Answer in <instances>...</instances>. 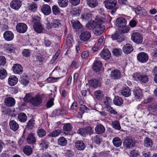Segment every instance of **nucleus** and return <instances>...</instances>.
<instances>
[{"label": "nucleus", "mask_w": 157, "mask_h": 157, "mask_svg": "<svg viewBox=\"0 0 157 157\" xmlns=\"http://www.w3.org/2000/svg\"><path fill=\"white\" fill-rule=\"evenodd\" d=\"M97 21L95 26L94 28L93 31L95 35L98 36L101 35L105 29V26L103 24L106 21L105 19L103 17H97Z\"/></svg>", "instance_id": "1"}, {"label": "nucleus", "mask_w": 157, "mask_h": 157, "mask_svg": "<svg viewBox=\"0 0 157 157\" xmlns=\"http://www.w3.org/2000/svg\"><path fill=\"white\" fill-rule=\"evenodd\" d=\"M52 10L54 14L55 15H56L60 13L59 9L56 6H52Z\"/></svg>", "instance_id": "61"}, {"label": "nucleus", "mask_w": 157, "mask_h": 157, "mask_svg": "<svg viewBox=\"0 0 157 157\" xmlns=\"http://www.w3.org/2000/svg\"><path fill=\"white\" fill-rule=\"evenodd\" d=\"M139 155L138 152L135 150H132L130 151V157H137Z\"/></svg>", "instance_id": "63"}, {"label": "nucleus", "mask_w": 157, "mask_h": 157, "mask_svg": "<svg viewBox=\"0 0 157 157\" xmlns=\"http://www.w3.org/2000/svg\"><path fill=\"white\" fill-rule=\"evenodd\" d=\"M104 103L105 105V107L107 109H108L109 107H111V104L112 103L111 99L109 97H106L104 99Z\"/></svg>", "instance_id": "41"}, {"label": "nucleus", "mask_w": 157, "mask_h": 157, "mask_svg": "<svg viewBox=\"0 0 157 157\" xmlns=\"http://www.w3.org/2000/svg\"><path fill=\"white\" fill-rule=\"evenodd\" d=\"M91 34L90 32L88 31H84L81 33L79 38L82 41H86L88 40L91 37Z\"/></svg>", "instance_id": "15"}, {"label": "nucleus", "mask_w": 157, "mask_h": 157, "mask_svg": "<svg viewBox=\"0 0 157 157\" xmlns=\"http://www.w3.org/2000/svg\"><path fill=\"white\" fill-rule=\"evenodd\" d=\"M96 21H90L86 25V27L88 29L90 30L94 29L95 26Z\"/></svg>", "instance_id": "48"}, {"label": "nucleus", "mask_w": 157, "mask_h": 157, "mask_svg": "<svg viewBox=\"0 0 157 157\" xmlns=\"http://www.w3.org/2000/svg\"><path fill=\"white\" fill-rule=\"evenodd\" d=\"M13 33L11 31H6L3 34V37L5 40L7 41H10L14 38Z\"/></svg>", "instance_id": "17"}, {"label": "nucleus", "mask_w": 157, "mask_h": 157, "mask_svg": "<svg viewBox=\"0 0 157 157\" xmlns=\"http://www.w3.org/2000/svg\"><path fill=\"white\" fill-rule=\"evenodd\" d=\"M100 55L101 57L105 60L109 59L111 56V53L107 49H104L101 52Z\"/></svg>", "instance_id": "14"}, {"label": "nucleus", "mask_w": 157, "mask_h": 157, "mask_svg": "<svg viewBox=\"0 0 157 157\" xmlns=\"http://www.w3.org/2000/svg\"><path fill=\"white\" fill-rule=\"evenodd\" d=\"M80 109L81 113L83 114L86 111H87L89 109L85 105H81L80 107Z\"/></svg>", "instance_id": "64"}, {"label": "nucleus", "mask_w": 157, "mask_h": 157, "mask_svg": "<svg viewBox=\"0 0 157 157\" xmlns=\"http://www.w3.org/2000/svg\"><path fill=\"white\" fill-rule=\"evenodd\" d=\"M58 143L59 145L62 146L65 145L67 143V140L63 137H60L58 140Z\"/></svg>", "instance_id": "45"}, {"label": "nucleus", "mask_w": 157, "mask_h": 157, "mask_svg": "<svg viewBox=\"0 0 157 157\" xmlns=\"http://www.w3.org/2000/svg\"><path fill=\"white\" fill-rule=\"evenodd\" d=\"M136 13L140 14L143 17H145L147 15V12L145 9L140 7H137L134 9Z\"/></svg>", "instance_id": "19"}, {"label": "nucleus", "mask_w": 157, "mask_h": 157, "mask_svg": "<svg viewBox=\"0 0 157 157\" xmlns=\"http://www.w3.org/2000/svg\"><path fill=\"white\" fill-rule=\"evenodd\" d=\"M89 84L91 87L94 88H96L100 86L99 82L94 78H92L89 80Z\"/></svg>", "instance_id": "23"}, {"label": "nucleus", "mask_w": 157, "mask_h": 157, "mask_svg": "<svg viewBox=\"0 0 157 157\" xmlns=\"http://www.w3.org/2000/svg\"><path fill=\"white\" fill-rule=\"evenodd\" d=\"M147 109L150 112H155L157 111V104H152L149 105L147 107Z\"/></svg>", "instance_id": "47"}, {"label": "nucleus", "mask_w": 157, "mask_h": 157, "mask_svg": "<svg viewBox=\"0 0 157 157\" xmlns=\"http://www.w3.org/2000/svg\"><path fill=\"white\" fill-rule=\"evenodd\" d=\"M15 102L14 98L12 97H7L4 100L5 105L9 107L13 106L15 104Z\"/></svg>", "instance_id": "16"}, {"label": "nucleus", "mask_w": 157, "mask_h": 157, "mask_svg": "<svg viewBox=\"0 0 157 157\" xmlns=\"http://www.w3.org/2000/svg\"><path fill=\"white\" fill-rule=\"evenodd\" d=\"M59 6L62 7H65L68 5V0H58Z\"/></svg>", "instance_id": "44"}, {"label": "nucleus", "mask_w": 157, "mask_h": 157, "mask_svg": "<svg viewBox=\"0 0 157 157\" xmlns=\"http://www.w3.org/2000/svg\"><path fill=\"white\" fill-rule=\"evenodd\" d=\"M135 142L130 137H127L123 142L124 147L127 148H132L135 146Z\"/></svg>", "instance_id": "6"}, {"label": "nucleus", "mask_w": 157, "mask_h": 157, "mask_svg": "<svg viewBox=\"0 0 157 157\" xmlns=\"http://www.w3.org/2000/svg\"><path fill=\"white\" fill-rule=\"evenodd\" d=\"M95 130L96 133L100 134L105 132V128L102 125L99 124L95 127Z\"/></svg>", "instance_id": "26"}, {"label": "nucleus", "mask_w": 157, "mask_h": 157, "mask_svg": "<svg viewBox=\"0 0 157 157\" xmlns=\"http://www.w3.org/2000/svg\"><path fill=\"white\" fill-rule=\"evenodd\" d=\"M133 47L129 44H126L123 48L124 52L127 54L130 53L133 51Z\"/></svg>", "instance_id": "25"}, {"label": "nucleus", "mask_w": 157, "mask_h": 157, "mask_svg": "<svg viewBox=\"0 0 157 157\" xmlns=\"http://www.w3.org/2000/svg\"><path fill=\"white\" fill-rule=\"evenodd\" d=\"M112 38L113 40H116L119 42H121L124 40L125 37L120 31L117 32L114 34L112 35Z\"/></svg>", "instance_id": "8"}, {"label": "nucleus", "mask_w": 157, "mask_h": 157, "mask_svg": "<svg viewBox=\"0 0 157 157\" xmlns=\"http://www.w3.org/2000/svg\"><path fill=\"white\" fill-rule=\"evenodd\" d=\"M144 146L147 147H151L153 144V142L151 139L146 137L144 140Z\"/></svg>", "instance_id": "34"}, {"label": "nucleus", "mask_w": 157, "mask_h": 157, "mask_svg": "<svg viewBox=\"0 0 157 157\" xmlns=\"http://www.w3.org/2000/svg\"><path fill=\"white\" fill-rule=\"evenodd\" d=\"M122 99L118 96L115 97L113 100V103L116 105L120 106L123 103Z\"/></svg>", "instance_id": "39"}, {"label": "nucleus", "mask_w": 157, "mask_h": 157, "mask_svg": "<svg viewBox=\"0 0 157 157\" xmlns=\"http://www.w3.org/2000/svg\"><path fill=\"white\" fill-rule=\"evenodd\" d=\"M46 27L48 29H51L52 28H58L61 26L60 21L58 19H53L52 22L47 21L46 24Z\"/></svg>", "instance_id": "4"}, {"label": "nucleus", "mask_w": 157, "mask_h": 157, "mask_svg": "<svg viewBox=\"0 0 157 157\" xmlns=\"http://www.w3.org/2000/svg\"><path fill=\"white\" fill-rule=\"evenodd\" d=\"M93 141L97 144H99L102 141V138L96 135L94 136L93 138Z\"/></svg>", "instance_id": "43"}, {"label": "nucleus", "mask_w": 157, "mask_h": 157, "mask_svg": "<svg viewBox=\"0 0 157 157\" xmlns=\"http://www.w3.org/2000/svg\"><path fill=\"white\" fill-rule=\"evenodd\" d=\"M126 21L125 19L120 17L117 18L116 21V25L119 28H123L125 27Z\"/></svg>", "instance_id": "18"}, {"label": "nucleus", "mask_w": 157, "mask_h": 157, "mask_svg": "<svg viewBox=\"0 0 157 157\" xmlns=\"http://www.w3.org/2000/svg\"><path fill=\"white\" fill-rule=\"evenodd\" d=\"M42 101L41 96L36 95L35 97L32 98L31 103L34 106H38L41 103Z\"/></svg>", "instance_id": "13"}, {"label": "nucleus", "mask_w": 157, "mask_h": 157, "mask_svg": "<svg viewBox=\"0 0 157 157\" xmlns=\"http://www.w3.org/2000/svg\"><path fill=\"white\" fill-rule=\"evenodd\" d=\"M75 146L79 150H83L85 147V146L83 141L81 140H76L75 143Z\"/></svg>", "instance_id": "27"}, {"label": "nucleus", "mask_w": 157, "mask_h": 157, "mask_svg": "<svg viewBox=\"0 0 157 157\" xmlns=\"http://www.w3.org/2000/svg\"><path fill=\"white\" fill-rule=\"evenodd\" d=\"M13 72L15 74H21L23 72L22 67L19 64H14L12 68Z\"/></svg>", "instance_id": "22"}, {"label": "nucleus", "mask_w": 157, "mask_h": 157, "mask_svg": "<svg viewBox=\"0 0 157 157\" xmlns=\"http://www.w3.org/2000/svg\"><path fill=\"white\" fill-rule=\"evenodd\" d=\"M7 75L6 70L3 68L0 69V79H3L6 78Z\"/></svg>", "instance_id": "51"}, {"label": "nucleus", "mask_w": 157, "mask_h": 157, "mask_svg": "<svg viewBox=\"0 0 157 157\" xmlns=\"http://www.w3.org/2000/svg\"><path fill=\"white\" fill-rule=\"evenodd\" d=\"M113 143L115 146L118 147L120 146L122 144V141L119 138L116 137L113 139Z\"/></svg>", "instance_id": "36"}, {"label": "nucleus", "mask_w": 157, "mask_h": 157, "mask_svg": "<svg viewBox=\"0 0 157 157\" xmlns=\"http://www.w3.org/2000/svg\"><path fill=\"white\" fill-rule=\"evenodd\" d=\"M26 141L28 144H34L36 141L35 134L34 133H29L27 137Z\"/></svg>", "instance_id": "11"}, {"label": "nucleus", "mask_w": 157, "mask_h": 157, "mask_svg": "<svg viewBox=\"0 0 157 157\" xmlns=\"http://www.w3.org/2000/svg\"><path fill=\"white\" fill-rule=\"evenodd\" d=\"M81 12V11L79 9H74L71 12L72 14L76 16H79Z\"/></svg>", "instance_id": "62"}, {"label": "nucleus", "mask_w": 157, "mask_h": 157, "mask_svg": "<svg viewBox=\"0 0 157 157\" xmlns=\"http://www.w3.org/2000/svg\"><path fill=\"white\" fill-rule=\"evenodd\" d=\"M40 19L39 16H34L33 17V28L35 31L38 33H42L43 30V27L40 23Z\"/></svg>", "instance_id": "3"}, {"label": "nucleus", "mask_w": 157, "mask_h": 157, "mask_svg": "<svg viewBox=\"0 0 157 157\" xmlns=\"http://www.w3.org/2000/svg\"><path fill=\"white\" fill-rule=\"evenodd\" d=\"M28 27L27 25L23 23H18L16 26L17 31L21 33H25L27 30Z\"/></svg>", "instance_id": "9"}, {"label": "nucleus", "mask_w": 157, "mask_h": 157, "mask_svg": "<svg viewBox=\"0 0 157 157\" xmlns=\"http://www.w3.org/2000/svg\"><path fill=\"white\" fill-rule=\"evenodd\" d=\"M103 92L101 90H98L95 91L94 94V96L95 98L98 99H99L103 96Z\"/></svg>", "instance_id": "50"}, {"label": "nucleus", "mask_w": 157, "mask_h": 157, "mask_svg": "<svg viewBox=\"0 0 157 157\" xmlns=\"http://www.w3.org/2000/svg\"><path fill=\"white\" fill-rule=\"evenodd\" d=\"M131 39L134 42L138 44L141 43L143 40L142 35L137 32L134 33L132 34Z\"/></svg>", "instance_id": "5"}, {"label": "nucleus", "mask_w": 157, "mask_h": 157, "mask_svg": "<svg viewBox=\"0 0 157 157\" xmlns=\"http://www.w3.org/2000/svg\"><path fill=\"white\" fill-rule=\"evenodd\" d=\"M85 133L86 135L87 134H92L94 131L92 128L90 127H86L85 128Z\"/></svg>", "instance_id": "60"}, {"label": "nucleus", "mask_w": 157, "mask_h": 157, "mask_svg": "<svg viewBox=\"0 0 157 157\" xmlns=\"http://www.w3.org/2000/svg\"><path fill=\"white\" fill-rule=\"evenodd\" d=\"M72 26L75 29H80L82 27L80 23L78 21L72 20L71 21Z\"/></svg>", "instance_id": "32"}, {"label": "nucleus", "mask_w": 157, "mask_h": 157, "mask_svg": "<svg viewBox=\"0 0 157 157\" xmlns=\"http://www.w3.org/2000/svg\"><path fill=\"white\" fill-rule=\"evenodd\" d=\"M9 125L10 128L14 131L17 130L19 128L18 124L14 120H11L10 121Z\"/></svg>", "instance_id": "24"}, {"label": "nucleus", "mask_w": 157, "mask_h": 157, "mask_svg": "<svg viewBox=\"0 0 157 157\" xmlns=\"http://www.w3.org/2000/svg\"><path fill=\"white\" fill-rule=\"evenodd\" d=\"M112 52L114 55L117 56H120L122 54V51L120 49L116 48L113 50Z\"/></svg>", "instance_id": "54"}, {"label": "nucleus", "mask_w": 157, "mask_h": 157, "mask_svg": "<svg viewBox=\"0 0 157 157\" xmlns=\"http://www.w3.org/2000/svg\"><path fill=\"white\" fill-rule=\"evenodd\" d=\"M72 127L70 123H67L65 124L63 127V130L66 131H71Z\"/></svg>", "instance_id": "56"}, {"label": "nucleus", "mask_w": 157, "mask_h": 157, "mask_svg": "<svg viewBox=\"0 0 157 157\" xmlns=\"http://www.w3.org/2000/svg\"><path fill=\"white\" fill-rule=\"evenodd\" d=\"M121 73L120 71L117 69L111 71L110 74L111 77L113 79H118L121 77Z\"/></svg>", "instance_id": "21"}, {"label": "nucleus", "mask_w": 157, "mask_h": 157, "mask_svg": "<svg viewBox=\"0 0 157 157\" xmlns=\"http://www.w3.org/2000/svg\"><path fill=\"white\" fill-rule=\"evenodd\" d=\"M137 59L138 61L141 63H146L148 59V56L145 52H140L137 55Z\"/></svg>", "instance_id": "10"}, {"label": "nucleus", "mask_w": 157, "mask_h": 157, "mask_svg": "<svg viewBox=\"0 0 157 157\" xmlns=\"http://www.w3.org/2000/svg\"><path fill=\"white\" fill-rule=\"evenodd\" d=\"M23 151L24 153L28 156L30 155L33 151L32 148L28 145L25 146L23 148Z\"/></svg>", "instance_id": "31"}, {"label": "nucleus", "mask_w": 157, "mask_h": 157, "mask_svg": "<svg viewBox=\"0 0 157 157\" xmlns=\"http://www.w3.org/2000/svg\"><path fill=\"white\" fill-rule=\"evenodd\" d=\"M134 93L136 98L140 99L142 98V92L139 88L134 89Z\"/></svg>", "instance_id": "33"}, {"label": "nucleus", "mask_w": 157, "mask_h": 157, "mask_svg": "<svg viewBox=\"0 0 157 157\" xmlns=\"http://www.w3.org/2000/svg\"><path fill=\"white\" fill-rule=\"evenodd\" d=\"M72 36L71 34H69L67 38L66 44L67 46L70 48L72 46L73 42Z\"/></svg>", "instance_id": "40"}, {"label": "nucleus", "mask_w": 157, "mask_h": 157, "mask_svg": "<svg viewBox=\"0 0 157 157\" xmlns=\"http://www.w3.org/2000/svg\"><path fill=\"white\" fill-rule=\"evenodd\" d=\"M6 48L7 51L11 52H13L15 49L13 45L11 44H6Z\"/></svg>", "instance_id": "57"}, {"label": "nucleus", "mask_w": 157, "mask_h": 157, "mask_svg": "<svg viewBox=\"0 0 157 157\" xmlns=\"http://www.w3.org/2000/svg\"><path fill=\"white\" fill-rule=\"evenodd\" d=\"M17 118L19 121L21 122H25L27 120V117L24 113H21L17 116Z\"/></svg>", "instance_id": "35"}, {"label": "nucleus", "mask_w": 157, "mask_h": 157, "mask_svg": "<svg viewBox=\"0 0 157 157\" xmlns=\"http://www.w3.org/2000/svg\"><path fill=\"white\" fill-rule=\"evenodd\" d=\"M61 133L60 130L56 129L52 132L50 133L48 135V136L52 137H56L59 136Z\"/></svg>", "instance_id": "42"}, {"label": "nucleus", "mask_w": 157, "mask_h": 157, "mask_svg": "<svg viewBox=\"0 0 157 157\" xmlns=\"http://www.w3.org/2000/svg\"><path fill=\"white\" fill-rule=\"evenodd\" d=\"M28 7L30 10L34 12L37 10V6L36 4L31 3L29 4Z\"/></svg>", "instance_id": "55"}, {"label": "nucleus", "mask_w": 157, "mask_h": 157, "mask_svg": "<svg viewBox=\"0 0 157 157\" xmlns=\"http://www.w3.org/2000/svg\"><path fill=\"white\" fill-rule=\"evenodd\" d=\"M31 53V50L29 49H24L22 52L23 56L25 57H30Z\"/></svg>", "instance_id": "53"}, {"label": "nucleus", "mask_w": 157, "mask_h": 157, "mask_svg": "<svg viewBox=\"0 0 157 157\" xmlns=\"http://www.w3.org/2000/svg\"><path fill=\"white\" fill-rule=\"evenodd\" d=\"M113 127L115 129L120 130L121 128L119 122L117 121H114L112 122Z\"/></svg>", "instance_id": "52"}, {"label": "nucleus", "mask_w": 157, "mask_h": 157, "mask_svg": "<svg viewBox=\"0 0 157 157\" xmlns=\"http://www.w3.org/2000/svg\"><path fill=\"white\" fill-rule=\"evenodd\" d=\"M21 83L24 86H26L29 82V81L28 79L27 75L23 76L21 77L20 81Z\"/></svg>", "instance_id": "46"}, {"label": "nucleus", "mask_w": 157, "mask_h": 157, "mask_svg": "<svg viewBox=\"0 0 157 157\" xmlns=\"http://www.w3.org/2000/svg\"><path fill=\"white\" fill-rule=\"evenodd\" d=\"M134 80L139 81L141 83H146L149 81V76L144 74L140 73H134L132 75Z\"/></svg>", "instance_id": "2"}, {"label": "nucleus", "mask_w": 157, "mask_h": 157, "mask_svg": "<svg viewBox=\"0 0 157 157\" xmlns=\"http://www.w3.org/2000/svg\"><path fill=\"white\" fill-rule=\"evenodd\" d=\"M40 145L41 147L46 149L48 147V143L45 140H42Z\"/></svg>", "instance_id": "58"}, {"label": "nucleus", "mask_w": 157, "mask_h": 157, "mask_svg": "<svg viewBox=\"0 0 157 157\" xmlns=\"http://www.w3.org/2000/svg\"><path fill=\"white\" fill-rule=\"evenodd\" d=\"M90 17V13H86L81 15V18L82 20H89Z\"/></svg>", "instance_id": "59"}, {"label": "nucleus", "mask_w": 157, "mask_h": 157, "mask_svg": "<svg viewBox=\"0 0 157 157\" xmlns=\"http://www.w3.org/2000/svg\"><path fill=\"white\" fill-rule=\"evenodd\" d=\"M46 132L43 128H39L37 131V134L38 136L40 138H42L46 135Z\"/></svg>", "instance_id": "37"}, {"label": "nucleus", "mask_w": 157, "mask_h": 157, "mask_svg": "<svg viewBox=\"0 0 157 157\" xmlns=\"http://www.w3.org/2000/svg\"><path fill=\"white\" fill-rule=\"evenodd\" d=\"M10 6L12 9L18 10L21 6V2L20 0H12L10 3Z\"/></svg>", "instance_id": "12"}, {"label": "nucleus", "mask_w": 157, "mask_h": 157, "mask_svg": "<svg viewBox=\"0 0 157 157\" xmlns=\"http://www.w3.org/2000/svg\"><path fill=\"white\" fill-rule=\"evenodd\" d=\"M41 11L45 15H48L51 12V8L48 5H44L41 8Z\"/></svg>", "instance_id": "29"}, {"label": "nucleus", "mask_w": 157, "mask_h": 157, "mask_svg": "<svg viewBox=\"0 0 157 157\" xmlns=\"http://www.w3.org/2000/svg\"><path fill=\"white\" fill-rule=\"evenodd\" d=\"M101 61L99 60H96L94 62L93 69L95 72H98L101 70Z\"/></svg>", "instance_id": "20"}, {"label": "nucleus", "mask_w": 157, "mask_h": 157, "mask_svg": "<svg viewBox=\"0 0 157 157\" xmlns=\"http://www.w3.org/2000/svg\"><path fill=\"white\" fill-rule=\"evenodd\" d=\"M86 3L90 7L92 8L95 7L98 4L97 0H87Z\"/></svg>", "instance_id": "38"}, {"label": "nucleus", "mask_w": 157, "mask_h": 157, "mask_svg": "<svg viewBox=\"0 0 157 157\" xmlns=\"http://www.w3.org/2000/svg\"><path fill=\"white\" fill-rule=\"evenodd\" d=\"M122 94L126 97L129 96L131 94V90L128 87H124L121 90Z\"/></svg>", "instance_id": "28"}, {"label": "nucleus", "mask_w": 157, "mask_h": 157, "mask_svg": "<svg viewBox=\"0 0 157 157\" xmlns=\"http://www.w3.org/2000/svg\"><path fill=\"white\" fill-rule=\"evenodd\" d=\"M9 84L10 86L15 85L18 82L17 78L15 76H10L8 79Z\"/></svg>", "instance_id": "30"}, {"label": "nucleus", "mask_w": 157, "mask_h": 157, "mask_svg": "<svg viewBox=\"0 0 157 157\" xmlns=\"http://www.w3.org/2000/svg\"><path fill=\"white\" fill-rule=\"evenodd\" d=\"M103 3L107 9L112 10L115 6L117 1V0H105Z\"/></svg>", "instance_id": "7"}, {"label": "nucleus", "mask_w": 157, "mask_h": 157, "mask_svg": "<svg viewBox=\"0 0 157 157\" xmlns=\"http://www.w3.org/2000/svg\"><path fill=\"white\" fill-rule=\"evenodd\" d=\"M34 121H35L32 119L29 120L26 126V127L30 129H33L35 124Z\"/></svg>", "instance_id": "49"}]
</instances>
